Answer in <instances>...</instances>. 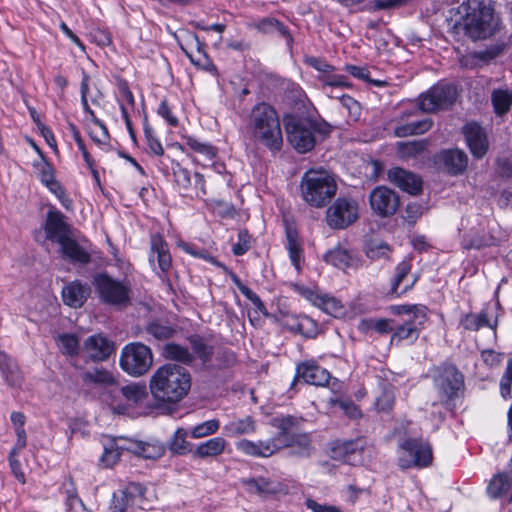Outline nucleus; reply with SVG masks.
<instances>
[{
	"instance_id": "nucleus-4",
	"label": "nucleus",
	"mask_w": 512,
	"mask_h": 512,
	"mask_svg": "<svg viewBox=\"0 0 512 512\" xmlns=\"http://www.w3.org/2000/svg\"><path fill=\"white\" fill-rule=\"evenodd\" d=\"M285 130L290 145L299 153H306L314 148L315 135L325 136L331 127L324 121L291 115L285 118Z\"/></svg>"
},
{
	"instance_id": "nucleus-5",
	"label": "nucleus",
	"mask_w": 512,
	"mask_h": 512,
	"mask_svg": "<svg viewBox=\"0 0 512 512\" xmlns=\"http://www.w3.org/2000/svg\"><path fill=\"white\" fill-rule=\"evenodd\" d=\"M301 195L309 205L324 207L336 194L337 184L325 170H308L300 183Z\"/></svg>"
},
{
	"instance_id": "nucleus-60",
	"label": "nucleus",
	"mask_w": 512,
	"mask_h": 512,
	"mask_svg": "<svg viewBox=\"0 0 512 512\" xmlns=\"http://www.w3.org/2000/svg\"><path fill=\"white\" fill-rule=\"evenodd\" d=\"M251 247L250 235L246 230L238 233V242L233 245L232 252L236 256L244 255Z\"/></svg>"
},
{
	"instance_id": "nucleus-37",
	"label": "nucleus",
	"mask_w": 512,
	"mask_h": 512,
	"mask_svg": "<svg viewBox=\"0 0 512 512\" xmlns=\"http://www.w3.org/2000/svg\"><path fill=\"white\" fill-rule=\"evenodd\" d=\"M460 325L469 331H478L482 327H491L494 326L490 323L488 319V313L486 310H482L479 314L476 313H467L460 320Z\"/></svg>"
},
{
	"instance_id": "nucleus-8",
	"label": "nucleus",
	"mask_w": 512,
	"mask_h": 512,
	"mask_svg": "<svg viewBox=\"0 0 512 512\" xmlns=\"http://www.w3.org/2000/svg\"><path fill=\"white\" fill-rule=\"evenodd\" d=\"M399 452L398 465L401 469L424 468L433 460L430 444L420 438L405 439L399 445Z\"/></svg>"
},
{
	"instance_id": "nucleus-9",
	"label": "nucleus",
	"mask_w": 512,
	"mask_h": 512,
	"mask_svg": "<svg viewBox=\"0 0 512 512\" xmlns=\"http://www.w3.org/2000/svg\"><path fill=\"white\" fill-rule=\"evenodd\" d=\"M153 363L151 349L139 342L127 344L121 351L120 366L132 376H142Z\"/></svg>"
},
{
	"instance_id": "nucleus-41",
	"label": "nucleus",
	"mask_w": 512,
	"mask_h": 512,
	"mask_svg": "<svg viewBox=\"0 0 512 512\" xmlns=\"http://www.w3.org/2000/svg\"><path fill=\"white\" fill-rule=\"evenodd\" d=\"M366 256L373 260L389 259L391 255L390 246L381 240H370L365 245Z\"/></svg>"
},
{
	"instance_id": "nucleus-20",
	"label": "nucleus",
	"mask_w": 512,
	"mask_h": 512,
	"mask_svg": "<svg viewBox=\"0 0 512 512\" xmlns=\"http://www.w3.org/2000/svg\"><path fill=\"white\" fill-rule=\"evenodd\" d=\"M114 343L102 334L89 336L83 343V350L93 361H104L114 352Z\"/></svg>"
},
{
	"instance_id": "nucleus-29",
	"label": "nucleus",
	"mask_w": 512,
	"mask_h": 512,
	"mask_svg": "<svg viewBox=\"0 0 512 512\" xmlns=\"http://www.w3.org/2000/svg\"><path fill=\"white\" fill-rule=\"evenodd\" d=\"M59 245L63 257L69 261L84 265L91 261V256L88 249L80 245L70 236L65 240H62Z\"/></svg>"
},
{
	"instance_id": "nucleus-30",
	"label": "nucleus",
	"mask_w": 512,
	"mask_h": 512,
	"mask_svg": "<svg viewBox=\"0 0 512 512\" xmlns=\"http://www.w3.org/2000/svg\"><path fill=\"white\" fill-rule=\"evenodd\" d=\"M362 444L360 440L336 442L332 449V458L343 462H351L355 455H360Z\"/></svg>"
},
{
	"instance_id": "nucleus-15",
	"label": "nucleus",
	"mask_w": 512,
	"mask_h": 512,
	"mask_svg": "<svg viewBox=\"0 0 512 512\" xmlns=\"http://www.w3.org/2000/svg\"><path fill=\"white\" fill-rule=\"evenodd\" d=\"M145 489L139 483H129L123 490L114 493L110 505L112 512H130L134 506L142 508Z\"/></svg>"
},
{
	"instance_id": "nucleus-61",
	"label": "nucleus",
	"mask_w": 512,
	"mask_h": 512,
	"mask_svg": "<svg viewBox=\"0 0 512 512\" xmlns=\"http://www.w3.org/2000/svg\"><path fill=\"white\" fill-rule=\"evenodd\" d=\"M392 312L395 315H411L413 312H416V318L420 321L423 319V305L421 304H405V305H397L393 306Z\"/></svg>"
},
{
	"instance_id": "nucleus-58",
	"label": "nucleus",
	"mask_w": 512,
	"mask_h": 512,
	"mask_svg": "<svg viewBox=\"0 0 512 512\" xmlns=\"http://www.w3.org/2000/svg\"><path fill=\"white\" fill-rule=\"evenodd\" d=\"M287 249L292 264L296 267L297 270H299L302 249L296 238L290 232L287 234Z\"/></svg>"
},
{
	"instance_id": "nucleus-63",
	"label": "nucleus",
	"mask_w": 512,
	"mask_h": 512,
	"mask_svg": "<svg viewBox=\"0 0 512 512\" xmlns=\"http://www.w3.org/2000/svg\"><path fill=\"white\" fill-rule=\"evenodd\" d=\"M19 453L20 452L14 453V450L11 449V451L9 453L8 460H9V465H10L13 475L18 479V481H20L22 484H24L25 483V475H24V472L22 471L21 463L17 459V456L19 455Z\"/></svg>"
},
{
	"instance_id": "nucleus-49",
	"label": "nucleus",
	"mask_w": 512,
	"mask_h": 512,
	"mask_svg": "<svg viewBox=\"0 0 512 512\" xmlns=\"http://www.w3.org/2000/svg\"><path fill=\"white\" fill-rule=\"evenodd\" d=\"M492 103L495 112L498 115L506 113L512 104V94L507 90H494L492 93Z\"/></svg>"
},
{
	"instance_id": "nucleus-50",
	"label": "nucleus",
	"mask_w": 512,
	"mask_h": 512,
	"mask_svg": "<svg viewBox=\"0 0 512 512\" xmlns=\"http://www.w3.org/2000/svg\"><path fill=\"white\" fill-rule=\"evenodd\" d=\"M395 400L394 387L388 384L382 386L381 394L376 398V408L379 411L388 412L392 409Z\"/></svg>"
},
{
	"instance_id": "nucleus-48",
	"label": "nucleus",
	"mask_w": 512,
	"mask_h": 512,
	"mask_svg": "<svg viewBox=\"0 0 512 512\" xmlns=\"http://www.w3.org/2000/svg\"><path fill=\"white\" fill-rule=\"evenodd\" d=\"M57 344L60 351L68 356H75L79 352V339L74 334L64 333L58 336Z\"/></svg>"
},
{
	"instance_id": "nucleus-25",
	"label": "nucleus",
	"mask_w": 512,
	"mask_h": 512,
	"mask_svg": "<svg viewBox=\"0 0 512 512\" xmlns=\"http://www.w3.org/2000/svg\"><path fill=\"white\" fill-rule=\"evenodd\" d=\"M411 265L407 261L400 262L395 269V275L391 280L390 293L400 296L410 290L417 281L415 276H409Z\"/></svg>"
},
{
	"instance_id": "nucleus-38",
	"label": "nucleus",
	"mask_w": 512,
	"mask_h": 512,
	"mask_svg": "<svg viewBox=\"0 0 512 512\" xmlns=\"http://www.w3.org/2000/svg\"><path fill=\"white\" fill-rule=\"evenodd\" d=\"M511 485L512 479L508 474L505 472L499 473L491 479L487 487V493L491 498L496 499L505 494L510 489Z\"/></svg>"
},
{
	"instance_id": "nucleus-23",
	"label": "nucleus",
	"mask_w": 512,
	"mask_h": 512,
	"mask_svg": "<svg viewBox=\"0 0 512 512\" xmlns=\"http://www.w3.org/2000/svg\"><path fill=\"white\" fill-rule=\"evenodd\" d=\"M388 179L401 190L416 195L422 189V180L420 177L403 168L395 167L388 171Z\"/></svg>"
},
{
	"instance_id": "nucleus-45",
	"label": "nucleus",
	"mask_w": 512,
	"mask_h": 512,
	"mask_svg": "<svg viewBox=\"0 0 512 512\" xmlns=\"http://www.w3.org/2000/svg\"><path fill=\"white\" fill-rule=\"evenodd\" d=\"M244 484L247 486L250 492H255L258 494H273L277 491L274 483L264 477L249 478L244 480Z\"/></svg>"
},
{
	"instance_id": "nucleus-35",
	"label": "nucleus",
	"mask_w": 512,
	"mask_h": 512,
	"mask_svg": "<svg viewBox=\"0 0 512 512\" xmlns=\"http://www.w3.org/2000/svg\"><path fill=\"white\" fill-rule=\"evenodd\" d=\"M81 379L85 384H95L100 386H111L117 383V380L112 372L104 368H93L84 371L81 374Z\"/></svg>"
},
{
	"instance_id": "nucleus-62",
	"label": "nucleus",
	"mask_w": 512,
	"mask_h": 512,
	"mask_svg": "<svg viewBox=\"0 0 512 512\" xmlns=\"http://www.w3.org/2000/svg\"><path fill=\"white\" fill-rule=\"evenodd\" d=\"M506 49L507 45L504 42L495 43L484 51L479 52V58L485 61L492 60L502 55Z\"/></svg>"
},
{
	"instance_id": "nucleus-16",
	"label": "nucleus",
	"mask_w": 512,
	"mask_h": 512,
	"mask_svg": "<svg viewBox=\"0 0 512 512\" xmlns=\"http://www.w3.org/2000/svg\"><path fill=\"white\" fill-rule=\"evenodd\" d=\"M370 205L372 210L382 217L395 214L399 206L397 194L385 186L376 187L370 194Z\"/></svg>"
},
{
	"instance_id": "nucleus-44",
	"label": "nucleus",
	"mask_w": 512,
	"mask_h": 512,
	"mask_svg": "<svg viewBox=\"0 0 512 512\" xmlns=\"http://www.w3.org/2000/svg\"><path fill=\"white\" fill-rule=\"evenodd\" d=\"M187 435L188 433L185 429H177L169 444L170 450L179 455L190 453L192 451V444L186 440Z\"/></svg>"
},
{
	"instance_id": "nucleus-46",
	"label": "nucleus",
	"mask_w": 512,
	"mask_h": 512,
	"mask_svg": "<svg viewBox=\"0 0 512 512\" xmlns=\"http://www.w3.org/2000/svg\"><path fill=\"white\" fill-rule=\"evenodd\" d=\"M252 26L262 33L277 32L282 36H289L286 27L275 18H264L252 24Z\"/></svg>"
},
{
	"instance_id": "nucleus-12",
	"label": "nucleus",
	"mask_w": 512,
	"mask_h": 512,
	"mask_svg": "<svg viewBox=\"0 0 512 512\" xmlns=\"http://www.w3.org/2000/svg\"><path fill=\"white\" fill-rule=\"evenodd\" d=\"M358 218V204L349 198H338L326 211V222L333 229H345Z\"/></svg>"
},
{
	"instance_id": "nucleus-43",
	"label": "nucleus",
	"mask_w": 512,
	"mask_h": 512,
	"mask_svg": "<svg viewBox=\"0 0 512 512\" xmlns=\"http://www.w3.org/2000/svg\"><path fill=\"white\" fill-rule=\"evenodd\" d=\"M232 282L237 286V288L240 290V292L252 302L255 309L259 312H261L264 315H267V309L265 307V304L262 302L260 297L254 293L249 287H247L245 284L242 283L240 278L235 274H230Z\"/></svg>"
},
{
	"instance_id": "nucleus-28",
	"label": "nucleus",
	"mask_w": 512,
	"mask_h": 512,
	"mask_svg": "<svg viewBox=\"0 0 512 512\" xmlns=\"http://www.w3.org/2000/svg\"><path fill=\"white\" fill-rule=\"evenodd\" d=\"M151 254L149 261L153 262L157 257L158 266L162 272H167L171 267V255L169 253L168 244L160 234H153L150 238Z\"/></svg>"
},
{
	"instance_id": "nucleus-53",
	"label": "nucleus",
	"mask_w": 512,
	"mask_h": 512,
	"mask_svg": "<svg viewBox=\"0 0 512 512\" xmlns=\"http://www.w3.org/2000/svg\"><path fill=\"white\" fill-rule=\"evenodd\" d=\"M189 342L193 351L197 354V356L203 361H210L213 355V347L208 346L203 338L198 335H193L189 338Z\"/></svg>"
},
{
	"instance_id": "nucleus-33",
	"label": "nucleus",
	"mask_w": 512,
	"mask_h": 512,
	"mask_svg": "<svg viewBox=\"0 0 512 512\" xmlns=\"http://www.w3.org/2000/svg\"><path fill=\"white\" fill-rule=\"evenodd\" d=\"M128 452L145 459H157L162 456L164 449L158 443H148L128 439Z\"/></svg>"
},
{
	"instance_id": "nucleus-51",
	"label": "nucleus",
	"mask_w": 512,
	"mask_h": 512,
	"mask_svg": "<svg viewBox=\"0 0 512 512\" xmlns=\"http://www.w3.org/2000/svg\"><path fill=\"white\" fill-rule=\"evenodd\" d=\"M416 323L415 325H417ZM420 332L417 331L416 326H413L411 323H402L397 326L395 331L393 332L390 342H400L403 340L414 339L416 340L419 337Z\"/></svg>"
},
{
	"instance_id": "nucleus-52",
	"label": "nucleus",
	"mask_w": 512,
	"mask_h": 512,
	"mask_svg": "<svg viewBox=\"0 0 512 512\" xmlns=\"http://www.w3.org/2000/svg\"><path fill=\"white\" fill-rule=\"evenodd\" d=\"M220 428V422L218 419L207 420L193 427L190 435L194 439L204 438L215 434Z\"/></svg>"
},
{
	"instance_id": "nucleus-54",
	"label": "nucleus",
	"mask_w": 512,
	"mask_h": 512,
	"mask_svg": "<svg viewBox=\"0 0 512 512\" xmlns=\"http://www.w3.org/2000/svg\"><path fill=\"white\" fill-rule=\"evenodd\" d=\"M317 307L321 308L323 311H325L327 314L337 316L338 314H341L343 306L334 297H331L327 294H321L319 297V300L317 301L316 305Z\"/></svg>"
},
{
	"instance_id": "nucleus-11",
	"label": "nucleus",
	"mask_w": 512,
	"mask_h": 512,
	"mask_svg": "<svg viewBox=\"0 0 512 512\" xmlns=\"http://www.w3.org/2000/svg\"><path fill=\"white\" fill-rule=\"evenodd\" d=\"M303 422L304 419L302 417L282 415L274 417L270 423L273 427L279 430L275 437H279L282 442L293 440V446H300L304 451H306V455H309L311 451L309 436L307 434L294 433V431L297 430Z\"/></svg>"
},
{
	"instance_id": "nucleus-47",
	"label": "nucleus",
	"mask_w": 512,
	"mask_h": 512,
	"mask_svg": "<svg viewBox=\"0 0 512 512\" xmlns=\"http://www.w3.org/2000/svg\"><path fill=\"white\" fill-rule=\"evenodd\" d=\"M493 244V238L486 233H473L463 238L464 249H482Z\"/></svg>"
},
{
	"instance_id": "nucleus-42",
	"label": "nucleus",
	"mask_w": 512,
	"mask_h": 512,
	"mask_svg": "<svg viewBox=\"0 0 512 512\" xmlns=\"http://www.w3.org/2000/svg\"><path fill=\"white\" fill-rule=\"evenodd\" d=\"M232 282L237 286V288L240 290V292L252 302L255 309L259 312H261L264 315H267V309L265 307V304L262 302L260 297L254 293L249 287H247L245 284L242 283L240 278L235 274H230Z\"/></svg>"
},
{
	"instance_id": "nucleus-32",
	"label": "nucleus",
	"mask_w": 512,
	"mask_h": 512,
	"mask_svg": "<svg viewBox=\"0 0 512 512\" xmlns=\"http://www.w3.org/2000/svg\"><path fill=\"white\" fill-rule=\"evenodd\" d=\"M227 444V441L223 437L218 436L210 438L209 440L198 444L193 451V455L194 457L201 459L217 457L225 451Z\"/></svg>"
},
{
	"instance_id": "nucleus-56",
	"label": "nucleus",
	"mask_w": 512,
	"mask_h": 512,
	"mask_svg": "<svg viewBox=\"0 0 512 512\" xmlns=\"http://www.w3.org/2000/svg\"><path fill=\"white\" fill-rule=\"evenodd\" d=\"M146 332L157 340H166L174 335L175 330L169 325L160 322H151L147 325Z\"/></svg>"
},
{
	"instance_id": "nucleus-26",
	"label": "nucleus",
	"mask_w": 512,
	"mask_h": 512,
	"mask_svg": "<svg viewBox=\"0 0 512 512\" xmlns=\"http://www.w3.org/2000/svg\"><path fill=\"white\" fill-rule=\"evenodd\" d=\"M323 259L326 263L343 271L357 269L360 266L359 259L351 251L341 246L329 250Z\"/></svg>"
},
{
	"instance_id": "nucleus-13",
	"label": "nucleus",
	"mask_w": 512,
	"mask_h": 512,
	"mask_svg": "<svg viewBox=\"0 0 512 512\" xmlns=\"http://www.w3.org/2000/svg\"><path fill=\"white\" fill-rule=\"evenodd\" d=\"M293 440L280 441L279 437H272L266 440L252 441L242 439L236 443V448L243 454L254 458H269L284 448L293 447Z\"/></svg>"
},
{
	"instance_id": "nucleus-6",
	"label": "nucleus",
	"mask_w": 512,
	"mask_h": 512,
	"mask_svg": "<svg viewBox=\"0 0 512 512\" xmlns=\"http://www.w3.org/2000/svg\"><path fill=\"white\" fill-rule=\"evenodd\" d=\"M93 285L100 301L117 308L125 307L130 302L131 288L128 283L116 280L106 273L96 274Z\"/></svg>"
},
{
	"instance_id": "nucleus-27",
	"label": "nucleus",
	"mask_w": 512,
	"mask_h": 512,
	"mask_svg": "<svg viewBox=\"0 0 512 512\" xmlns=\"http://www.w3.org/2000/svg\"><path fill=\"white\" fill-rule=\"evenodd\" d=\"M90 293L91 289L87 284L73 281L62 290L63 302L70 307L80 308L84 305Z\"/></svg>"
},
{
	"instance_id": "nucleus-24",
	"label": "nucleus",
	"mask_w": 512,
	"mask_h": 512,
	"mask_svg": "<svg viewBox=\"0 0 512 512\" xmlns=\"http://www.w3.org/2000/svg\"><path fill=\"white\" fill-rule=\"evenodd\" d=\"M46 238L58 244L70 236V227L60 211L49 210L45 223Z\"/></svg>"
},
{
	"instance_id": "nucleus-19",
	"label": "nucleus",
	"mask_w": 512,
	"mask_h": 512,
	"mask_svg": "<svg viewBox=\"0 0 512 512\" xmlns=\"http://www.w3.org/2000/svg\"><path fill=\"white\" fill-rule=\"evenodd\" d=\"M182 51L190 59L191 63L197 67L209 70L213 66L210 58L205 51V45L194 34H188L185 44H180Z\"/></svg>"
},
{
	"instance_id": "nucleus-55",
	"label": "nucleus",
	"mask_w": 512,
	"mask_h": 512,
	"mask_svg": "<svg viewBox=\"0 0 512 512\" xmlns=\"http://www.w3.org/2000/svg\"><path fill=\"white\" fill-rule=\"evenodd\" d=\"M175 182L186 196L193 197L190 172L182 167L174 170Z\"/></svg>"
},
{
	"instance_id": "nucleus-21",
	"label": "nucleus",
	"mask_w": 512,
	"mask_h": 512,
	"mask_svg": "<svg viewBox=\"0 0 512 512\" xmlns=\"http://www.w3.org/2000/svg\"><path fill=\"white\" fill-rule=\"evenodd\" d=\"M296 379H303L305 383L315 386H325L329 383L330 373L315 361L310 360L297 366Z\"/></svg>"
},
{
	"instance_id": "nucleus-1",
	"label": "nucleus",
	"mask_w": 512,
	"mask_h": 512,
	"mask_svg": "<svg viewBox=\"0 0 512 512\" xmlns=\"http://www.w3.org/2000/svg\"><path fill=\"white\" fill-rule=\"evenodd\" d=\"M191 388L188 370L176 364H164L151 376L149 389L160 403L174 404L181 401Z\"/></svg>"
},
{
	"instance_id": "nucleus-17",
	"label": "nucleus",
	"mask_w": 512,
	"mask_h": 512,
	"mask_svg": "<svg viewBox=\"0 0 512 512\" xmlns=\"http://www.w3.org/2000/svg\"><path fill=\"white\" fill-rule=\"evenodd\" d=\"M415 111L402 112L395 120L394 135L396 137H408L412 135H420L431 129L433 121L430 118L422 120H411L415 115Z\"/></svg>"
},
{
	"instance_id": "nucleus-64",
	"label": "nucleus",
	"mask_w": 512,
	"mask_h": 512,
	"mask_svg": "<svg viewBox=\"0 0 512 512\" xmlns=\"http://www.w3.org/2000/svg\"><path fill=\"white\" fill-rule=\"evenodd\" d=\"M56 197L59 199L61 204L66 208L70 209L72 206V200L66 195L65 189L62 185L56 181L52 182L50 186L47 187Z\"/></svg>"
},
{
	"instance_id": "nucleus-31",
	"label": "nucleus",
	"mask_w": 512,
	"mask_h": 512,
	"mask_svg": "<svg viewBox=\"0 0 512 512\" xmlns=\"http://www.w3.org/2000/svg\"><path fill=\"white\" fill-rule=\"evenodd\" d=\"M124 451L128 452V439H112L105 444L100 460L105 467H112L118 462Z\"/></svg>"
},
{
	"instance_id": "nucleus-7",
	"label": "nucleus",
	"mask_w": 512,
	"mask_h": 512,
	"mask_svg": "<svg viewBox=\"0 0 512 512\" xmlns=\"http://www.w3.org/2000/svg\"><path fill=\"white\" fill-rule=\"evenodd\" d=\"M458 91L452 84L438 82L427 92L419 95L417 104L425 113H437L450 109L456 102Z\"/></svg>"
},
{
	"instance_id": "nucleus-39",
	"label": "nucleus",
	"mask_w": 512,
	"mask_h": 512,
	"mask_svg": "<svg viewBox=\"0 0 512 512\" xmlns=\"http://www.w3.org/2000/svg\"><path fill=\"white\" fill-rule=\"evenodd\" d=\"M163 354L165 358L178 361L184 364L193 362L194 357L186 347L176 343H167L164 346Z\"/></svg>"
},
{
	"instance_id": "nucleus-59",
	"label": "nucleus",
	"mask_w": 512,
	"mask_h": 512,
	"mask_svg": "<svg viewBox=\"0 0 512 512\" xmlns=\"http://www.w3.org/2000/svg\"><path fill=\"white\" fill-rule=\"evenodd\" d=\"M330 96L334 97V98H338L340 100L341 104L343 105V107H345L347 109L349 115L352 117L353 120L359 119L360 114H361V106L355 99H353L352 97H350L348 95H341V96L330 95Z\"/></svg>"
},
{
	"instance_id": "nucleus-22",
	"label": "nucleus",
	"mask_w": 512,
	"mask_h": 512,
	"mask_svg": "<svg viewBox=\"0 0 512 512\" xmlns=\"http://www.w3.org/2000/svg\"><path fill=\"white\" fill-rule=\"evenodd\" d=\"M467 145L476 158H482L488 151V140L484 130L476 123H468L463 127Z\"/></svg>"
},
{
	"instance_id": "nucleus-40",
	"label": "nucleus",
	"mask_w": 512,
	"mask_h": 512,
	"mask_svg": "<svg viewBox=\"0 0 512 512\" xmlns=\"http://www.w3.org/2000/svg\"><path fill=\"white\" fill-rule=\"evenodd\" d=\"M63 492L66 495V506L70 512H81L85 510V506L77 494L72 479H68L63 483Z\"/></svg>"
},
{
	"instance_id": "nucleus-18",
	"label": "nucleus",
	"mask_w": 512,
	"mask_h": 512,
	"mask_svg": "<svg viewBox=\"0 0 512 512\" xmlns=\"http://www.w3.org/2000/svg\"><path fill=\"white\" fill-rule=\"evenodd\" d=\"M436 163L449 175L457 176L466 170L468 157L463 150L446 149L436 155Z\"/></svg>"
},
{
	"instance_id": "nucleus-36",
	"label": "nucleus",
	"mask_w": 512,
	"mask_h": 512,
	"mask_svg": "<svg viewBox=\"0 0 512 512\" xmlns=\"http://www.w3.org/2000/svg\"><path fill=\"white\" fill-rule=\"evenodd\" d=\"M256 431L255 420L247 416L227 423L224 426V433L229 437L253 434Z\"/></svg>"
},
{
	"instance_id": "nucleus-34",
	"label": "nucleus",
	"mask_w": 512,
	"mask_h": 512,
	"mask_svg": "<svg viewBox=\"0 0 512 512\" xmlns=\"http://www.w3.org/2000/svg\"><path fill=\"white\" fill-rule=\"evenodd\" d=\"M0 370L8 385L11 387L21 385L22 375L18 365L2 351H0Z\"/></svg>"
},
{
	"instance_id": "nucleus-14",
	"label": "nucleus",
	"mask_w": 512,
	"mask_h": 512,
	"mask_svg": "<svg viewBox=\"0 0 512 512\" xmlns=\"http://www.w3.org/2000/svg\"><path fill=\"white\" fill-rule=\"evenodd\" d=\"M435 384L443 398L453 400L459 396V392L464 387V377L454 365L445 364L441 367Z\"/></svg>"
},
{
	"instance_id": "nucleus-2",
	"label": "nucleus",
	"mask_w": 512,
	"mask_h": 512,
	"mask_svg": "<svg viewBox=\"0 0 512 512\" xmlns=\"http://www.w3.org/2000/svg\"><path fill=\"white\" fill-rule=\"evenodd\" d=\"M247 127L255 143L266 147L272 153L282 149L281 124L278 113L272 105L266 102L254 105L248 116Z\"/></svg>"
},
{
	"instance_id": "nucleus-57",
	"label": "nucleus",
	"mask_w": 512,
	"mask_h": 512,
	"mask_svg": "<svg viewBox=\"0 0 512 512\" xmlns=\"http://www.w3.org/2000/svg\"><path fill=\"white\" fill-rule=\"evenodd\" d=\"M365 329L373 330L379 334H388L394 331V320L392 319H369L363 322Z\"/></svg>"
},
{
	"instance_id": "nucleus-10",
	"label": "nucleus",
	"mask_w": 512,
	"mask_h": 512,
	"mask_svg": "<svg viewBox=\"0 0 512 512\" xmlns=\"http://www.w3.org/2000/svg\"><path fill=\"white\" fill-rule=\"evenodd\" d=\"M148 397L145 384L130 383L115 391L109 400L113 413L126 414L129 410L143 403Z\"/></svg>"
},
{
	"instance_id": "nucleus-3",
	"label": "nucleus",
	"mask_w": 512,
	"mask_h": 512,
	"mask_svg": "<svg viewBox=\"0 0 512 512\" xmlns=\"http://www.w3.org/2000/svg\"><path fill=\"white\" fill-rule=\"evenodd\" d=\"M459 13L462 16L455 24L458 34L473 41L493 35L495 25L491 0H464L459 6Z\"/></svg>"
}]
</instances>
